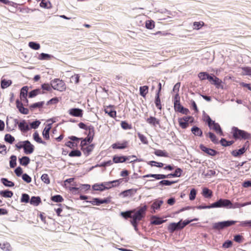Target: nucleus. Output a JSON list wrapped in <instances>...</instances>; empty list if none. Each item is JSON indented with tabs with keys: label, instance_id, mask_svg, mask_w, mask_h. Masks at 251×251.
<instances>
[{
	"label": "nucleus",
	"instance_id": "23",
	"mask_svg": "<svg viewBox=\"0 0 251 251\" xmlns=\"http://www.w3.org/2000/svg\"><path fill=\"white\" fill-rule=\"evenodd\" d=\"M191 130L195 136L201 137L202 135V130L197 126L192 127Z\"/></svg>",
	"mask_w": 251,
	"mask_h": 251
},
{
	"label": "nucleus",
	"instance_id": "24",
	"mask_svg": "<svg viewBox=\"0 0 251 251\" xmlns=\"http://www.w3.org/2000/svg\"><path fill=\"white\" fill-rule=\"evenodd\" d=\"M211 128L214 130L217 133L220 134V135H223L222 129L220 127V125L218 123H215L214 122V123L212 124Z\"/></svg>",
	"mask_w": 251,
	"mask_h": 251
},
{
	"label": "nucleus",
	"instance_id": "40",
	"mask_svg": "<svg viewBox=\"0 0 251 251\" xmlns=\"http://www.w3.org/2000/svg\"><path fill=\"white\" fill-rule=\"evenodd\" d=\"M44 104V101H40L34 103L29 106V108L31 110H33L36 108H40L43 106Z\"/></svg>",
	"mask_w": 251,
	"mask_h": 251
},
{
	"label": "nucleus",
	"instance_id": "56",
	"mask_svg": "<svg viewBox=\"0 0 251 251\" xmlns=\"http://www.w3.org/2000/svg\"><path fill=\"white\" fill-rule=\"evenodd\" d=\"M151 166H156L159 168H162L164 166V164L161 162H157L155 161H151L148 163Z\"/></svg>",
	"mask_w": 251,
	"mask_h": 251
},
{
	"label": "nucleus",
	"instance_id": "36",
	"mask_svg": "<svg viewBox=\"0 0 251 251\" xmlns=\"http://www.w3.org/2000/svg\"><path fill=\"white\" fill-rule=\"evenodd\" d=\"M0 248L4 251H10L11 250V246L7 242L0 244Z\"/></svg>",
	"mask_w": 251,
	"mask_h": 251
},
{
	"label": "nucleus",
	"instance_id": "53",
	"mask_svg": "<svg viewBox=\"0 0 251 251\" xmlns=\"http://www.w3.org/2000/svg\"><path fill=\"white\" fill-rule=\"evenodd\" d=\"M94 145H91L89 146H86L84 149H82V150L84 151V153L89 154L93 150Z\"/></svg>",
	"mask_w": 251,
	"mask_h": 251
},
{
	"label": "nucleus",
	"instance_id": "7",
	"mask_svg": "<svg viewBox=\"0 0 251 251\" xmlns=\"http://www.w3.org/2000/svg\"><path fill=\"white\" fill-rule=\"evenodd\" d=\"M24 144V152L25 154H28L32 153L34 151V146L30 142L28 141H25L23 142Z\"/></svg>",
	"mask_w": 251,
	"mask_h": 251
},
{
	"label": "nucleus",
	"instance_id": "46",
	"mask_svg": "<svg viewBox=\"0 0 251 251\" xmlns=\"http://www.w3.org/2000/svg\"><path fill=\"white\" fill-rule=\"evenodd\" d=\"M51 200L56 202H60L63 201L64 199L62 197L59 195H56L51 197Z\"/></svg>",
	"mask_w": 251,
	"mask_h": 251
},
{
	"label": "nucleus",
	"instance_id": "21",
	"mask_svg": "<svg viewBox=\"0 0 251 251\" xmlns=\"http://www.w3.org/2000/svg\"><path fill=\"white\" fill-rule=\"evenodd\" d=\"M50 128L51 126L50 124H49L44 128L43 131L42 135L43 137L47 140H48L50 138L49 133Z\"/></svg>",
	"mask_w": 251,
	"mask_h": 251
},
{
	"label": "nucleus",
	"instance_id": "51",
	"mask_svg": "<svg viewBox=\"0 0 251 251\" xmlns=\"http://www.w3.org/2000/svg\"><path fill=\"white\" fill-rule=\"evenodd\" d=\"M207 134L208 135V136L210 139L211 141L213 143H214V144H217L218 143V139L217 138L216 135L214 133L209 132L207 133Z\"/></svg>",
	"mask_w": 251,
	"mask_h": 251
},
{
	"label": "nucleus",
	"instance_id": "33",
	"mask_svg": "<svg viewBox=\"0 0 251 251\" xmlns=\"http://www.w3.org/2000/svg\"><path fill=\"white\" fill-rule=\"evenodd\" d=\"M12 83V81L10 80H6L5 79H2L1 80V87L2 89H5L9 87Z\"/></svg>",
	"mask_w": 251,
	"mask_h": 251
},
{
	"label": "nucleus",
	"instance_id": "60",
	"mask_svg": "<svg viewBox=\"0 0 251 251\" xmlns=\"http://www.w3.org/2000/svg\"><path fill=\"white\" fill-rule=\"evenodd\" d=\"M138 136L140 139V141L144 144H147L148 143V140L147 138L143 134L138 132L137 133Z\"/></svg>",
	"mask_w": 251,
	"mask_h": 251
},
{
	"label": "nucleus",
	"instance_id": "61",
	"mask_svg": "<svg viewBox=\"0 0 251 251\" xmlns=\"http://www.w3.org/2000/svg\"><path fill=\"white\" fill-rule=\"evenodd\" d=\"M29 201V196L28 194H23L22 195V198L21 199V201L22 202H28Z\"/></svg>",
	"mask_w": 251,
	"mask_h": 251
},
{
	"label": "nucleus",
	"instance_id": "31",
	"mask_svg": "<svg viewBox=\"0 0 251 251\" xmlns=\"http://www.w3.org/2000/svg\"><path fill=\"white\" fill-rule=\"evenodd\" d=\"M135 212V210H128L125 212H121V215L125 218V219H127L128 218H132V214Z\"/></svg>",
	"mask_w": 251,
	"mask_h": 251
},
{
	"label": "nucleus",
	"instance_id": "55",
	"mask_svg": "<svg viewBox=\"0 0 251 251\" xmlns=\"http://www.w3.org/2000/svg\"><path fill=\"white\" fill-rule=\"evenodd\" d=\"M168 229L171 233H173L175 231L178 230L175 223H171L168 227Z\"/></svg>",
	"mask_w": 251,
	"mask_h": 251
},
{
	"label": "nucleus",
	"instance_id": "8",
	"mask_svg": "<svg viewBox=\"0 0 251 251\" xmlns=\"http://www.w3.org/2000/svg\"><path fill=\"white\" fill-rule=\"evenodd\" d=\"M69 114L73 116L81 117L83 115V111L81 109L73 108L68 111Z\"/></svg>",
	"mask_w": 251,
	"mask_h": 251
},
{
	"label": "nucleus",
	"instance_id": "27",
	"mask_svg": "<svg viewBox=\"0 0 251 251\" xmlns=\"http://www.w3.org/2000/svg\"><path fill=\"white\" fill-rule=\"evenodd\" d=\"M19 160L20 164L24 166H27L30 162L29 158L25 156L19 158Z\"/></svg>",
	"mask_w": 251,
	"mask_h": 251
},
{
	"label": "nucleus",
	"instance_id": "50",
	"mask_svg": "<svg viewBox=\"0 0 251 251\" xmlns=\"http://www.w3.org/2000/svg\"><path fill=\"white\" fill-rule=\"evenodd\" d=\"M209 75L206 72H201L198 74V77L201 80L208 79Z\"/></svg>",
	"mask_w": 251,
	"mask_h": 251
},
{
	"label": "nucleus",
	"instance_id": "1",
	"mask_svg": "<svg viewBox=\"0 0 251 251\" xmlns=\"http://www.w3.org/2000/svg\"><path fill=\"white\" fill-rule=\"evenodd\" d=\"M147 209V205H145L138 209L135 210V212L132 214V219L130 222H139L145 216L146 211Z\"/></svg>",
	"mask_w": 251,
	"mask_h": 251
},
{
	"label": "nucleus",
	"instance_id": "11",
	"mask_svg": "<svg viewBox=\"0 0 251 251\" xmlns=\"http://www.w3.org/2000/svg\"><path fill=\"white\" fill-rule=\"evenodd\" d=\"M200 148L202 151L211 156H215L217 152L216 151L210 148H208L203 145H201L200 146Z\"/></svg>",
	"mask_w": 251,
	"mask_h": 251
},
{
	"label": "nucleus",
	"instance_id": "39",
	"mask_svg": "<svg viewBox=\"0 0 251 251\" xmlns=\"http://www.w3.org/2000/svg\"><path fill=\"white\" fill-rule=\"evenodd\" d=\"M154 154L157 156L168 157V153L164 151L157 150L154 151Z\"/></svg>",
	"mask_w": 251,
	"mask_h": 251
},
{
	"label": "nucleus",
	"instance_id": "44",
	"mask_svg": "<svg viewBox=\"0 0 251 251\" xmlns=\"http://www.w3.org/2000/svg\"><path fill=\"white\" fill-rule=\"evenodd\" d=\"M155 104L157 108L160 110L161 109L162 106L161 104V101L159 98V94H156L155 100Z\"/></svg>",
	"mask_w": 251,
	"mask_h": 251
},
{
	"label": "nucleus",
	"instance_id": "6",
	"mask_svg": "<svg viewBox=\"0 0 251 251\" xmlns=\"http://www.w3.org/2000/svg\"><path fill=\"white\" fill-rule=\"evenodd\" d=\"M14 121L15 124L14 127H16L17 125H18L19 129L23 132H26L29 130V126L27 124L25 120H23L20 123H19L17 119H14Z\"/></svg>",
	"mask_w": 251,
	"mask_h": 251
},
{
	"label": "nucleus",
	"instance_id": "42",
	"mask_svg": "<svg viewBox=\"0 0 251 251\" xmlns=\"http://www.w3.org/2000/svg\"><path fill=\"white\" fill-rule=\"evenodd\" d=\"M81 155V152L77 150H73L69 153V156L70 157H79Z\"/></svg>",
	"mask_w": 251,
	"mask_h": 251
},
{
	"label": "nucleus",
	"instance_id": "38",
	"mask_svg": "<svg viewBox=\"0 0 251 251\" xmlns=\"http://www.w3.org/2000/svg\"><path fill=\"white\" fill-rule=\"evenodd\" d=\"M17 157L14 155H12L10 157V160L9 162L10 167L12 168H14L17 165Z\"/></svg>",
	"mask_w": 251,
	"mask_h": 251
},
{
	"label": "nucleus",
	"instance_id": "4",
	"mask_svg": "<svg viewBox=\"0 0 251 251\" xmlns=\"http://www.w3.org/2000/svg\"><path fill=\"white\" fill-rule=\"evenodd\" d=\"M229 204H231V201L229 200L220 199L218 201L212 203V207H213V208L224 207L229 208Z\"/></svg>",
	"mask_w": 251,
	"mask_h": 251
},
{
	"label": "nucleus",
	"instance_id": "19",
	"mask_svg": "<svg viewBox=\"0 0 251 251\" xmlns=\"http://www.w3.org/2000/svg\"><path fill=\"white\" fill-rule=\"evenodd\" d=\"M28 87L27 86H24L21 90L20 97L21 99H25L26 102H28V100L26 99L27 94L28 92Z\"/></svg>",
	"mask_w": 251,
	"mask_h": 251
},
{
	"label": "nucleus",
	"instance_id": "41",
	"mask_svg": "<svg viewBox=\"0 0 251 251\" xmlns=\"http://www.w3.org/2000/svg\"><path fill=\"white\" fill-rule=\"evenodd\" d=\"M33 138L34 140L36 141L38 143L43 144L44 145H46V142L43 141L41 137H40L39 134L37 132H34L33 134Z\"/></svg>",
	"mask_w": 251,
	"mask_h": 251
},
{
	"label": "nucleus",
	"instance_id": "20",
	"mask_svg": "<svg viewBox=\"0 0 251 251\" xmlns=\"http://www.w3.org/2000/svg\"><path fill=\"white\" fill-rule=\"evenodd\" d=\"M122 179H119L117 180H113L109 182H103V187L104 188V190L108 189L112 187L111 183H117V184H119L121 182H122Z\"/></svg>",
	"mask_w": 251,
	"mask_h": 251
},
{
	"label": "nucleus",
	"instance_id": "54",
	"mask_svg": "<svg viewBox=\"0 0 251 251\" xmlns=\"http://www.w3.org/2000/svg\"><path fill=\"white\" fill-rule=\"evenodd\" d=\"M94 200L95 201L96 205H100L103 203H107L109 201L106 199L101 200L99 198H94Z\"/></svg>",
	"mask_w": 251,
	"mask_h": 251
},
{
	"label": "nucleus",
	"instance_id": "43",
	"mask_svg": "<svg viewBox=\"0 0 251 251\" xmlns=\"http://www.w3.org/2000/svg\"><path fill=\"white\" fill-rule=\"evenodd\" d=\"M4 140L6 142H8L10 144H12L15 140V138L11 135L9 134H6L4 136Z\"/></svg>",
	"mask_w": 251,
	"mask_h": 251
},
{
	"label": "nucleus",
	"instance_id": "64",
	"mask_svg": "<svg viewBox=\"0 0 251 251\" xmlns=\"http://www.w3.org/2000/svg\"><path fill=\"white\" fill-rule=\"evenodd\" d=\"M242 69L245 75L251 76V67H243Z\"/></svg>",
	"mask_w": 251,
	"mask_h": 251
},
{
	"label": "nucleus",
	"instance_id": "15",
	"mask_svg": "<svg viewBox=\"0 0 251 251\" xmlns=\"http://www.w3.org/2000/svg\"><path fill=\"white\" fill-rule=\"evenodd\" d=\"M166 220H162L160 218L156 216L151 217V224L154 225H159L165 222Z\"/></svg>",
	"mask_w": 251,
	"mask_h": 251
},
{
	"label": "nucleus",
	"instance_id": "12",
	"mask_svg": "<svg viewBox=\"0 0 251 251\" xmlns=\"http://www.w3.org/2000/svg\"><path fill=\"white\" fill-rule=\"evenodd\" d=\"M128 144V142L125 141L123 143H116L112 145V147L114 149H125L127 148Z\"/></svg>",
	"mask_w": 251,
	"mask_h": 251
},
{
	"label": "nucleus",
	"instance_id": "32",
	"mask_svg": "<svg viewBox=\"0 0 251 251\" xmlns=\"http://www.w3.org/2000/svg\"><path fill=\"white\" fill-rule=\"evenodd\" d=\"M202 195L206 198H210L212 196V192L207 188H204L202 190Z\"/></svg>",
	"mask_w": 251,
	"mask_h": 251
},
{
	"label": "nucleus",
	"instance_id": "3",
	"mask_svg": "<svg viewBox=\"0 0 251 251\" xmlns=\"http://www.w3.org/2000/svg\"><path fill=\"white\" fill-rule=\"evenodd\" d=\"M232 131L233 132V136L236 139L241 138L244 139H249L251 136V134L250 133L244 130L239 129L236 127H233Z\"/></svg>",
	"mask_w": 251,
	"mask_h": 251
},
{
	"label": "nucleus",
	"instance_id": "45",
	"mask_svg": "<svg viewBox=\"0 0 251 251\" xmlns=\"http://www.w3.org/2000/svg\"><path fill=\"white\" fill-rule=\"evenodd\" d=\"M52 56L50 54L45 53H41L38 57V59L40 60H50V59Z\"/></svg>",
	"mask_w": 251,
	"mask_h": 251
},
{
	"label": "nucleus",
	"instance_id": "49",
	"mask_svg": "<svg viewBox=\"0 0 251 251\" xmlns=\"http://www.w3.org/2000/svg\"><path fill=\"white\" fill-rule=\"evenodd\" d=\"M78 126L79 127V128H81V129H85L86 130H91V131H93V126H87L85 124H84L83 123H79L78 124Z\"/></svg>",
	"mask_w": 251,
	"mask_h": 251
},
{
	"label": "nucleus",
	"instance_id": "28",
	"mask_svg": "<svg viewBox=\"0 0 251 251\" xmlns=\"http://www.w3.org/2000/svg\"><path fill=\"white\" fill-rule=\"evenodd\" d=\"M246 151V149L245 146L243 147L242 148L238 150H234L232 152V154L234 156H238L240 155L243 154L245 151Z\"/></svg>",
	"mask_w": 251,
	"mask_h": 251
},
{
	"label": "nucleus",
	"instance_id": "35",
	"mask_svg": "<svg viewBox=\"0 0 251 251\" xmlns=\"http://www.w3.org/2000/svg\"><path fill=\"white\" fill-rule=\"evenodd\" d=\"M104 111L106 113H107L108 115L111 117L114 118L116 116V112L115 110L111 109L110 106L106 108L104 110Z\"/></svg>",
	"mask_w": 251,
	"mask_h": 251
},
{
	"label": "nucleus",
	"instance_id": "5",
	"mask_svg": "<svg viewBox=\"0 0 251 251\" xmlns=\"http://www.w3.org/2000/svg\"><path fill=\"white\" fill-rule=\"evenodd\" d=\"M51 85L53 89L60 91H62L65 89L64 82L59 79H55L51 81Z\"/></svg>",
	"mask_w": 251,
	"mask_h": 251
},
{
	"label": "nucleus",
	"instance_id": "2",
	"mask_svg": "<svg viewBox=\"0 0 251 251\" xmlns=\"http://www.w3.org/2000/svg\"><path fill=\"white\" fill-rule=\"evenodd\" d=\"M236 223L237 221L232 220L215 223L213 224L212 228L214 229L220 230L226 227L233 225Z\"/></svg>",
	"mask_w": 251,
	"mask_h": 251
},
{
	"label": "nucleus",
	"instance_id": "47",
	"mask_svg": "<svg viewBox=\"0 0 251 251\" xmlns=\"http://www.w3.org/2000/svg\"><path fill=\"white\" fill-rule=\"evenodd\" d=\"M28 46L30 48L35 50H38L40 48V45L39 44L34 42H29Z\"/></svg>",
	"mask_w": 251,
	"mask_h": 251
},
{
	"label": "nucleus",
	"instance_id": "52",
	"mask_svg": "<svg viewBox=\"0 0 251 251\" xmlns=\"http://www.w3.org/2000/svg\"><path fill=\"white\" fill-rule=\"evenodd\" d=\"M103 185L104 184L102 183L100 184H95L94 185H93L92 188L94 190L102 191L104 190Z\"/></svg>",
	"mask_w": 251,
	"mask_h": 251
},
{
	"label": "nucleus",
	"instance_id": "22",
	"mask_svg": "<svg viewBox=\"0 0 251 251\" xmlns=\"http://www.w3.org/2000/svg\"><path fill=\"white\" fill-rule=\"evenodd\" d=\"M208 80L211 82L212 84L216 86L219 85L221 83V80L216 76H212L209 75Z\"/></svg>",
	"mask_w": 251,
	"mask_h": 251
},
{
	"label": "nucleus",
	"instance_id": "48",
	"mask_svg": "<svg viewBox=\"0 0 251 251\" xmlns=\"http://www.w3.org/2000/svg\"><path fill=\"white\" fill-rule=\"evenodd\" d=\"M233 141H227L225 138H222L220 143L223 146L227 147L231 145L233 143Z\"/></svg>",
	"mask_w": 251,
	"mask_h": 251
},
{
	"label": "nucleus",
	"instance_id": "14",
	"mask_svg": "<svg viewBox=\"0 0 251 251\" xmlns=\"http://www.w3.org/2000/svg\"><path fill=\"white\" fill-rule=\"evenodd\" d=\"M136 189H130L122 192L120 195L124 197H132L136 193Z\"/></svg>",
	"mask_w": 251,
	"mask_h": 251
},
{
	"label": "nucleus",
	"instance_id": "17",
	"mask_svg": "<svg viewBox=\"0 0 251 251\" xmlns=\"http://www.w3.org/2000/svg\"><path fill=\"white\" fill-rule=\"evenodd\" d=\"M152 177L155 178L156 179H161L166 178H168V175H162V174H149L144 176V177Z\"/></svg>",
	"mask_w": 251,
	"mask_h": 251
},
{
	"label": "nucleus",
	"instance_id": "26",
	"mask_svg": "<svg viewBox=\"0 0 251 251\" xmlns=\"http://www.w3.org/2000/svg\"><path fill=\"white\" fill-rule=\"evenodd\" d=\"M41 202V199L39 197L33 196L30 200V204L35 206L38 205Z\"/></svg>",
	"mask_w": 251,
	"mask_h": 251
},
{
	"label": "nucleus",
	"instance_id": "58",
	"mask_svg": "<svg viewBox=\"0 0 251 251\" xmlns=\"http://www.w3.org/2000/svg\"><path fill=\"white\" fill-rule=\"evenodd\" d=\"M175 182L176 181L168 180H162L159 182V184L161 185L170 186Z\"/></svg>",
	"mask_w": 251,
	"mask_h": 251
},
{
	"label": "nucleus",
	"instance_id": "16",
	"mask_svg": "<svg viewBox=\"0 0 251 251\" xmlns=\"http://www.w3.org/2000/svg\"><path fill=\"white\" fill-rule=\"evenodd\" d=\"M163 202V201L162 200L155 201L151 205V208L152 209L151 212L155 213L156 210H158L160 208Z\"/></svg>",
	"mask_w": 251,
	"mask_h": 251
},
{
	"label": "nucleus",
	"instance_id": "18",
	"mask_svg": "<svg viewBox=\"0 0 251 251\" xmlns=\"http://www.w3.org/2000/svg\"><path fill=\"white\" fill-rule=\"evenodd\" d=\"M146 121L148 123L153 126H156V125H159L160 124L159 120L155 117L152 116H151L148 118Z\"/></svg>",
	"mask_w": 251,
	"mask_h": 251
},
{
	"label": "nucleus",
	"instance_id": "57",
	"mask_svg": "<svg viewBox=\"0 0 251 251\" xmlns=\"http://www.w3.org/2000/svg\"><path fill=\"white\" fill-rule=\"evenodd\" d=\"M146 27L151 29L154 27V22L152 20L147 21L146 23Z\"/></svg>",
	"mask_w": 251,
	"mask_h": 251
},
{
	"label": "nucleus",
	"instance_id": "25",
	"mask_svg": "<svg viewBox=\"0 0 251 251\" xmlns=\"http://www.w3.org/2000/svg\"><path fill=\"white\" fill-rule=\"evenodd\" d=\"M182 172V169L179 168H177L176 169L174 173H171L168 175V178H171L172 177H179L180 176Z\"/></svg>",
	"mask_w": 251,
	"mask_h": 251
},
{
	"label": "nucleus",
	"instance_id": "10",
	"mask_svg": "<svg viewBox=\"0 0 251 251\" xmlns=\"http://www.w3.org/2000/svg\"><path fill=\"white\" fill-rule=\"evenodd\" d=\"M16 106L18 109L19 111L23 114H28L29 110L28 109L25 108L23 106V103L18 100H16Z\"/></svg>",
	"mask_w": 251,
	"mask_h": 251
},
{
	"label": "nucleus",
	"instance_id": "59",
	"mask_svg": "<svg viewBox=\"0 0 251 251\" xmlns=\"http://www.w3.org/2000/svg\"><path fill=\"white\" fill-rule=\"evenodd\" d=\"M41 180L46 184H49L50 183V180L49 176L48 174H44L41 176Z\"/></svg>",
	"mask_w": 251,
	"mask_h": 251
},
{
	"label": "nucleus",
	"instance_id": "62",
	"mask_svg": "<svg viewBox=\"0 0 251 251\" xmlns=\"http://www.w3.org/2000/svg\"><path fill=\"white\" fill-rule=\"evenodd\" d=\"M196 194L197 191L196 189L194 188L192 189L189 195V199L191 201L194 200L196 198Z\"/></svg>",
	"mask_w": 251,
	"mask_h": 251
},
{
	"label": "nucleus",
	"instance_id": "9",
	"mask_svg": "<svg viewBox=\"0 0 251 251\" xmlns=\"http://www.w3.org/2000/svg\"><path fill=\"white\" fill-rule=\"evenodd\" d=\"M130 158V156H117L114 155L113 157V163H123L126 162V160H129Z\"/></svg>",
	"mask_w": 251,
	"mask_h": 251
},
{
	"label": "nucleus",
	"instance_id": "29",
	"mask_svg": "<svg viewBox=\"0 0 251 251\" xmlns=\"http://www.w3.org/2000/svg\"><path fill=\"white\" fill-rule=\"evenodd\" d=\"M0 195L4 198H11L13 195V193L8 190H2L0 191Z\"/></svg>",
	"mask_w": 251,
	"mask_h": 251
},
{
	"label": "nucleus",
	"instance_id": "13",
	"mask_svg": "<svg viewBox=\"0 0 251 251\" xmlns=\"http://www.w3.org/2000/svg\"><path fill=\"white\" fill-rule=\"evenodd\" d=\"M174 104V108L176 111L182 106L180 103V97L178 93L176 94L175 96Z\"/></svg>",
	"mask_w": 251,
	"mask_h": 251
},
{
	"label": "nucleus",
	"instance_id": "63",
	"mask_svg": "<svg viewBox=\"0 0 251 251\" xmlns=\"http://www.w3.org/2000/svg\"><path fill=\"white\" fill-rule=\"evenodd\" d=\"M240 226H248L251 228V220L245 221L240 222Z\"/></svg>",
	"mask_w": 251,
	"mask_h": 251
},
{
	"label": "nucleus",
	"instance_id": "34",
	"mask_svg": "<svg viewBox=\"0 0 251 251\" xmlns=\"http://www.w3.org/2000/svg\"><path fill=\"white\" fill-rule=\"evenodd\" d=\"M113 164V162L111 160H108L107 161L103 162L102 163L100 164H97L95 166H93L90 170L93 169V168L97 167H106V166H109Z\"/></svg>",
	"mask_w": 251,
	"mask_h": 251
},
{
	"label": "nucleus",
	"instance_id": "30",
	"mask_svg": "<svg viewBox=\"0 0 251 251\" xmlns=\"http://www.w3.org/2000/svg\"><path fill=\"white\" fill-rule=\"evenodd\" d=\"M1 183L6 187H13L14 186V183L8 180L7 178H1Z\"/></svg>",
	"mask_w": 251,
	"mask_h": 251
},
{
	"label": "nucleus",
	"instance_id": "37",
	"mask_svg": "<svg viewBox=\"0 0 251 251\" xmlns=\"http://www.w3.org/2000/svg\"><path fill=\"white\" fill-rule=\"evenodd\" d=\"M149 87L147 86H141L140 87V94L143 97H145L148 92Z\"/></svg>",
	"mask_w": 251,
	"mask_h": 251
}]
</instances>
